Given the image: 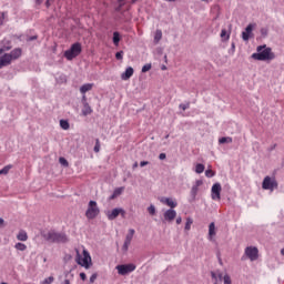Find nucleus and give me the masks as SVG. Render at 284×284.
Segmentation results:
<instances>
[{"mask_svg":"<svg viewBox=\"0 0 284 284\" xmlns=\"http://www.w3.org/2000/svg\"><path fill=\"white\" fill-rule=\"evenodd\" d=\"M150 70H152V64H144L142 67V72H150Z\"/></svg>","mask_w":284,"mask_h":284,"instance_id":"obj_42","label":"nucleus"},{"mask_svg":"<svg viewBox=\"0 0 284 284\" xmlns=\"http://www.w3.org/2000/svg\"><path fill=\"white\" fill-rule=\"evenodd\" d=\"M50 1H52V0H47V2H45L47 8H50Z\"/></svg>","mask_w":284,"mask_h":284,"instance_id":"obj_53","label":"nucleus"},{"mask_svg":"<svg viewBox=\"0 0 284 284\" xmlns=\"http://www.w3.org/2000/svg\"><path fill=\"white\" fill-rule=\"evenodd\" d=\"M281 254L282 256H284V247L281 250Z\"/></svg>","mask_w":284,"mask_h":284,"instance_id":"obj_57","label":"nucleus"},{"mask_svg":"<svg viewBox=\"0 0 284 284\" xmlns=\"http://www.w3.org/2000/svg\"><path fill=\"white\" fill-rule=\"evenodd\" d=\"M135 232L136 231H134V229L129 230V232L125 236L124 243L122 245V251L128 252V250H130V245L132 243V240L134 239Z\"/></svg>","mask_w":284,"mask_h":284,"instance_id":"obj_11","label":"nucleus"},{"mask_svg":"<svg viewBox=\"0 0 284 284\" xmlns=\"http://www.w3.org/2000/svg\"><path fill=\"white\" fill-rule=\"evenodd\" d=\"M231 48L232 50H236V45L234 43H232Z\"/></svg>","mask_w":284,"mask_h":284,"instance_id":"obj_55","label":"nucleus"},{"mask_svg":"<svg viewBox=\"0 0 284 284\" xmlns=\"http://www.w3.org/2000/svg\"><path fill=\"white\" fill-rule=\"evenodd\" d=\"M81 43L75 42L71 45V48L67 51H64V57L68 61H72V59H77L79 54H81Z\"/></svg>","mask_w":284,"mask_h":284,"instance_id":"obj_4","label":"nucleus"},{"mask_svg":"<svg viewBox=\"0 0 284 284\" xmlns=\"http://www.w3.org/2000/svg\"><path fill=\"white\" fill-rule=\"evenodd\" d=\"M201 185H203V180H196L195 184L192 186L191 196L193 200L196 199V195L199 194V187H201Z\"/></svg>","mask_w":284,"mask_h":284,"instance_id":"obj_14","label":"nucleus"},{"mask_svg":"<svg viewBox=\"0 0 284 284\" xmlns=\"http://www.w3.org/2000/svg\"><path fill=\"white\" fill-rule=\"evenodd\" d=\"M53 283H54V276H49L41 282V284H53Z\"/></svg>","mask_w":284,"mask_h":284,"instance_id":"obj_36","label":"nucleus"},{"mask_svg":"<svg viewBox=\"0 0 284 284\" xmlns=\"http://www.w3.org/2000/svg\"><path fill=\"white\" fill-rule=\"evenodd\" d=\"M274 52H272V48L263 44L256 48V53H253L251 58L255 61H273L275 59Z\"/></svg>","mask_w":284,"mask_h":284,"instance_id":"obj_1","label":"nucleus"},{"mask_svg":"<svg viewBox=\"0 0 284 284\" xmlns=\"http://www.w3.org/2000/svg\"><path fill=\"white\" fill-rule=\"evenodd\" d=\"M92 88H94L93 83H85L82 87H80V92H81V94H85V92H90V90H92Z\"/></svg>","mask_w":284,"mask_h":284,"instance_id":"obj_22","label":"nucleus"},{"mask_svg":"<svg viewBox=\"0 0 284 284\" xmlns=\"http://www.w3.org/2000/svg\"><path fill=\"white\" fill-rule=\"evenodd\" d=\"M123 192H125V186L114 189L113 193L110 196V201H114V199L121 196Z\"/></svg>","mask_w":284,"mask_h":284,"instance_id":"obj_18","label":"nucleus"},{"mask_svg":"<svg viewBox=\"0 0 284 284\" xmlns=\"http://www.w3.org/2000/svg\"><path fill=\"white\" fill-rule=\"evenodd\" d=\"M75 263L85 270H90L92 267V256H90V252L83 248L81 255L79 248H75Z\"/></svg>","mask_w":284,"mask_h":284,"instance_id":"obj_2","label":"nucleus"},{"mask_svg":"<svg viewBox=\"0 0 284 284\" xmlns=\"http://www.w3.org/2000/svg\"><path fill=\"white\" fill-rule=\"evenodd\" d=\"M214 236H216V224L211 222L209 225V241H213Z\"/></svg>","mask_w":284,"mask_h":284,"instance_id":"obj_19","label":"nucleus"},{"mask_svg":"<svg viewBox=\"0 0 284 284\" xmlns=\"http://www.w3.org/2000/svg\"><path fill=\"white\" fill-rule=\"evenodd\" d=\"M256 28V23H250L246 26L245 30L242 32L243 41H250L254 37V29Z\"/></svg>","mask_w":284,"mask_h":284,"instance_id":"obj_8","label":"nucleus"},{"mask_svg":"<svg viewBox=\"0 0 284 284\" xmlns=\"http://www.w3.org/2000/svg\"><path fill=\"white\" fill-rule=\"evenodd\" d=\"M163 39V31H161L160 29H158L155 31V34H154V43H159L161 40Z\"/></svg>","mask_w":284,"mask_h":284,"instance_id":"obj_23","label":"nucleus"},{"mask_svg":"<svg viewBox=\"0 0 284 284\" xmlns=\"http://www.w3.org/2000/svg\"><path fill=\"white\" fill-rule=\"evenodd\" d=\"M18 241H28V233L26 231H20L17 235Z\"/></svg>","mask_w":284,"mask_h":284,"instance_id":"obj_26","label":"nucleus"},{"mask_svg":"<svg viewBox=\"0 0 284 284\" xmlns=\"http://www.w3.org/2000/svg\"><path fill=\"white\" fill-rule=\"evenodd\" d=\"M179 108L185 112V110H190V102H186L185 104L182 103L179 105Z\"/></svg>","mask_w":284,"mask_h":284,"instance_id":"obj_38","label":"nucleus"},{"mask_svg":"<svg viewBox=\"0 0 284 284\" xmlns=\"http://www.w3.org/2000/svg\"><path fill=\"white\" fill-rule=\"evenodd\" d=\"M36 39H37V36H32V37L27 38V41H36Z\"/></svg>","mask_w":284,"mask_h":284,"instance_id":"obj_48","label":"nucleus"},{"mask_svg":"<svg viewBox=\"0 0 284 284\" xmlns=\"http://www.w3.org/2000/svg\"><path fill=\"white\" fill-rule=\"evenodd\" d=\"M14 247L19 252H26L28 250V246L21 242L16 243Z\"/></svg>","mask_w":284,"mask_h":284,"instance_id":"obj_27","label":"nucleus"},{"mask_svg":"<svg viewBox=\"0 0 284 284\" xmlns=\"http://www.w3.org/2000/svg\"><path fill=\"white\" fill-rule=\"evenodd\" d=\"M94 152H100L101 151V142L99 139L95 140V145H94Z\"/></svg>","mask_w":284,"mask_h":284,"instance_id":"obj_37","label":"nucleus"},{"mask_svg":"<svg viewBox=\"0 0 284 284\" xmlns=\"http://www.w3.org/2000/svg\"><path fill=\"white\" fill-rule=\"evenodd\" d=\"M244 254L250 261H256L258 258V248L256 246H248L245 248Z\"/></svg>","mask_w":284,"mask_h":284,"instance_id":"obj_12","label":"nucleus"},{"mask_svg":"<svg viewBox=\"0 0 284 284\" xmlns=\"http://www.w3.org/2000/svg\"><path fill=\"white\" fill-rule=\"evenodd\" d=\"M202 1H207V0H202Z\"/></svg>","mask_w":284,"mask_h":284,"instance_id":"obj_63","label":"nucleus"},{"mask_svg":"<svg viewBox=\"0 0 284 284\" xmlns=\"http://www.w3.org/2000/svg\"><path fill=\"white\" fill-rule=\"evenodd\" d=\"M12 170V165H6L3 169L0 170V175H6Z\"/></svg>","mask_w":284,"mask_h":284,"instance_id":"obj_32","label":"nucleus"},{"mask_svg":"<svg viewBox=\"0 0 284 284\" xmlns=\"http://www.w3.org/2000/svg\"><path fill=\"white\" fill-rule=\"evenodd\" d=\"M62 284H70V280H64Z\"/></svg>","mask_w":284,"mask_h":284,"instance_id":"obj_54","label":"nucleus"},{"mask_svg":"<svg viewBox=\"0 0 284 284\" xmlns=\"http://www.w3.org/2000/svg\"><path fill=\"white\" fill-rule=\"evenodd\" d=\"M217 278H220V281L223 278L224 284H232V277H230L229 274H225L224 276L223 274H219Z\"/></svg>","mask_w":284,"mask_h":284,"instance_id":"obj_24","label":"nucleus"},{"mask_svg":"<svg viewBox=\"0 0 284 284\" xmlns=\"http://www.w3.org/2000/svg\"><path fill=\"white\" fill-rule=\"evenodd\" d=\"M57 83H65L68 81V78L65 77V74H60L57 79H55Z\"/></svg>","mask_w":284,"mask_h":284,"instance_id":"obj_33","label":"nucleus"},{"mask_svg":"<svg viewBox=\"0 0 284 284\" xmlns=\"http://www.w3.org/2000/svg\"><path fill=\"white\" fill-rule=\"evenodd\" d=\"M162 70H165V67H163Z\"/></svg>","mask_w":284,"mask_h":284,"instance_id":"obj_61","label":"nucleus"},{"mask_svg":"<svg viewBox=\"0 0 284 284\" xmlns=\"http://www.w3.org/2000/svg\"><path fill=\"white\" fill-rule=\"evenodd\" d=\"M192 223H194V220H192V217H187L184 226V230H186V232H190V230H192Z\"/></svg>","mask_w":284,"mask_h":284,"instance_id":"obj_29","label":"nucleus"},{"mask_svg":"<svg viewBox=\"0 0 284 284\" xmlns=\"http://www.w3.org/2000/svg\"><path fill=\"white\" fill-rule=\"evenodd\" d=\"M120 42H121V33H119L118 31L113 32V44L119 45Z\"/></svg>","mask_w":284,"mask_h":284,"instance_id":"obj_25","label":"nucleus"},{"mask_svg":"<svg viewBox=\"0 0 284 284\" xmlns=\"http://www.w3.org/2000/svg\"><path fill=\"white\" fill-rule=\"evenodd\" d=\"M21 49L17 48V49H13L10 53H9V57H11V61H14L17 59H19V57H21Z\"/></svg>","mask_w":284,"mask_h":284,"instance_id":"obj_21","label":"nucleus"},{"mask_svg":"<svg viewBox=\"0 0 284 284\" xmlns=\"http://www.w3.org/2000/svg\"><path fill=\"white\" fill-rule=\"evenodd\" d=\"M59 161L61 165H68V160H65V158H60Z\"/></svg>","mask_w":284,"mask_h":284,"instance_id":"obj_43","label":"nucleus"},{"mask_svg":"<svg viewBox=\"0 0 284 284\" xmlns=\"http://www.w3.org/2000/svg\"><path fill=\"white\" fill-rule=\"evenodd\" d=\"M6 50H10V48H6V49L0 48V54H3V52H6Z\"/></svg>","mask_w":284,"mask_h":284,"instance_id":"obj_51","label":"nucleus"},{"mask_svg":"<svg viewBox=\"0 0 284 284\" xmlns=\"http://www.w3.org/2000/svg\"><path fill=\"white\" fill-rule=\"evenodd\" d=\"M100 212L101 211L99 210L97 201L91 200L85 212L87 219H89V221H92L93 219H97L99 216Z\"/></svg>","mask_w":284,"mask_h":284,"instance_id":"obj_5","label":"nucleus"},{"mask_svg":"<svg viewBox=\"0 0 284 284\" xmlns=\"http://www.w3.org/2000/svg\"><path fill=\"white\" fill-rule=\"evenodd\" d=\"M182 222H183V219H181V217H178V219H176V224H178V225H181Z\"/></svg>","mask_w":284,"mask_h":284,"instance_id":"obj_50","label":"nucleus"},{"mask_svg":"<svg viewBox=\"0 0 284 284\" xmlns=\"http://www.w3.org/2000/svg\"><path fill=\"white\" fill-rule=\"evenodd\" d=\"M148 212L151 216H154V214H156V207L154 206V204H151L149 207H148Z\"/></svg>","mask_w":284,"mask_h":284,"instance_id":"obj_35","label":"nucleus"},{"mask_svg":"<svg viewBox=\"0 0 284 284\" xmlns=\"http://www.w3.org/2000/svg\"><path fill=\"white\" fill-rule=\"evenodd\" d=\"M12 63V57L9 53H4L0 57V68H6V65H10Z\"/></svg>","mask_w":284,"mask_h":284,"instance_id":"obj_13","label":"nucleus"},{"mask_svg":"<svg viewBox=\"0 0 284 284\" xmlns=\"http://www.w3.org/2000/svg\"><path fill=\"white\" fill-rule=\"evenodd\" d=\"M115 270H118V274H120V276H125L128 274H132V272H134V270H136V265L134 264H120L115 266Z\"/></svg>","mask_w":284,"mask_h":284,"instance_id":"obj_6","label":"nucleus"},{"mask_svg":"<svg viewBox=\"0 0 284 284\" xmlns=\"http://www.w3.org/2000/svg\"><path fill=\"white\" fill-rule=\"evenodd\" d=\"M134 74V69L132 67H128L125 71L121 74L122 81H129V79H132Z\"/></svg>","mask_w":284,"mask_h":284,"instance_id":"obj_15","label":"nucleus"},{"mask_svg":"<svg viewBox=\"0 0 284 284\" xmlns=\"http://www.w3.org/2000/svg\"><path fill=\"white\" fill-rule=\"evenodd\" d=\"M123 0H119V3H121Z\"/></svg>","mask_w":284,"mask_h":284,"instance_id":"obj_60","label":"nucleus"},{"mask_svg":"<svg viewBox=\"0 0 284 284\" xmlns=\"http://www.w3.org/2000/svg\"><path fill=\"white\" fill-rule=\"evenodd\" d=\"M274 148H276V144H274L273 146H271V150H274Z\"/></svg>","mask_w":284,"mask_h":284,"instance_id":"obj_58","label":"nucleus"},{"mask_svg":"<svg viewBox=\"0 0 284 284\" xmlns=\"http://www.w3.org/2000/svg\"><path fill=\"white\" fill-rule=\"evenodd\" d=\"M0 26H1V20H0Z\"/></svg>","mask_w":284,"mask_h":284,"instance_id":"obj_64","label":"nucleus"},{"mask_svg":"<svg viewBox=\"0 0 284 284\" xmlns=\"http://www.w3.org/2000/svg\"><path fill=\"white\" fill-rule=\"evenodd\" d=\"M214 175H215L214 171H212V170H210V169H207V170L205 171V176H206L207 179H212Z\"/></svg>","mask_w":284,"mask_h":284,"instance_id":"obj_39","label":"nucleus"},{"mask_svg":"<svg viewBox=\"0 0 284 284\" xmlns=\"http://www.w3.org/2000/svg\"><path fill=\"white\" fill-rule=\"evenodd\" d=\"M115 59H116L118 61H123V51L116 52V53H115Z\"/></svg>","mask_w":284,"mask_h":284,"instance_id":"obj_41","label":"nucleus"},{"mask_svg":"<svg viewBox=\"0 0 284 284\" xmlns=\"http://www.w3.org/2000/svg\"><path fill=\"white\" fill-rule=\"evenodd\" d=\"M145 165H150L149 161H141L140 162V168H145Z\"/></svg>","mask_w":284,"mask_h":284,"instance_id":"obj_44","label":"nucleus"},{"mask_svg":"<svg viewBox=\"0 0 284 284\" xmlns=\"http://www.w3.org/2000/svg\"><path fill=\"white\" fill-rule=\"evenodd\" d=\"M119 214H121V216L124 219L125 210L121 207H115L112 211L106 212V217L109 219V221H114L119 216Z\"/></svg>","mask_w":284,"mask_h":284,"instance_id":"obj_10","label":"nucleus"},{"mask_svg":"<svg viewBox=\"0 0 284 284\" xmlns=\"http://www.w3.org/2000/svg\"><path fill=\"white\" fill-rule=\"evenodd\" d=\"M80 278H81V281H85V278H88V276L85 275V273H80Z\"/></svg>","mask_w":284,"mask_h":284,"instance_id":"obj_47","label":"nucleus"},{"mask_svg":"<svg viewBox=\"0 0 284 284\" xmlns=\"http://www.w3.org/2000/svg\"><path fill=\"white\" fill-rule=\"evenodd\" d=\"M90 114H92V106L88 102H83L82 115L88 116Z\"/></svg>","mask_w":284,"mask_h":284,"instance_id":"obj_20","label":"nucleus"},{"mask_svg":"<svg viewBox=\"0 0 284 284\" xmlns=\"http://www.w3.org/2000/svg\"><path fill=\"white\" fill-rule=\"evenodd\" d=\"M43 239L49 241V243H68V236L62 233H57L54 231H49L48 233L43 234Z\"/></svg>","mask_w":284,"mask_h":284,"instance_id":"obj_3","label":"nucleus"},{"mask_svg":"<svg viewBox=\"0 0 284 284\" xmlns=\"http://www.w3.org/2000/svg\"><path fill=\"white\" fill-rule=\"evenodd\" d=\"M4 221L2 217H0V225H3Z\"/></svg>","mask_w":284,"mask_h":284,"instance_id":"obj_56","label":"nucleus"},{"mask_svg":"<svg viewBox=\"0 0 284 284\" xmlns=\"http://www.w3.org/2000/svg\"><path fill=\"white\" fill-rule=\"evenodd\" d=\"M60 128L62 130H70V122L68 120H60Z\"/></svg>","mask_w":284,"mask_h":284,"instance_id":"obj_31","label":"nucleus"},{"mask_svg":"<svg viewBox=\"0 0 284 284\" xmlns=\"http://www.w3.org/2000/svg\"><path fill=\"white\" fill-rule=\"evenodd\" d=\"M263 190H270L271 192H274L276 187H278V182H276V179L271 176H265L262 182Z\"/></svg>","mask_w":284,"mask_h":284,"instance_id":"obj_7","label":"nucleus"},{"mask_svg":"<svg viewBox=\"0 0 284 284\" xmlns=\"http://www.w3.org/2000/svg\"><path fill=\"white\" fill-rule=\"evenodd\" d=\"M219 143L220 144H224V143H232V138L231 136H224V138H221L220 140H219Z\"/></svg>","mask_w":284,"mask_h":284,"instance_id":"obj_34","label":"nucleus"},{"mask_svg":"<svg viewBox=\"0 0 284 284\" xmlns=\"http://www.w3.org/2000/svg\"><path fill=\"white\" fill-rule=\"evenodd\" d=\"M174 219H176V212L174 209H169L164 212V221L172 222Z\"/></svg>","mask_w":284,"mask_h":284,"instance_id":"obj_16","label":"nucleus"},{"mask_svg":"<svg viewBox=\"0 0 284 284\" xmlns=\"http://www.w3.org/2000/svg\"><path fill=\"white\" fill-rule=\"evenodd\" d=\"M139 168V162L133 163V170H136Z\"/></svg>","mask_w":284,"mask_h":284,"instance_id":"obj_52","label":"nucleus"},{"mask_svg":"<svg viewBox=\"0 0 284 284\" xmlns=\"http://www.w3.org/2000/svg\"><path fill=\"white\" fill-rule=\"evenodd\" d=\"M161 203H164V205H168L169 207H171V210H174V207L179 205V203H176V201L171 197H162Z\"/></svg>","mask_w":284,"mask_h":284,"instance_id":"obj_17","label":"nucleus"},{"mask_svg":"<svg viewBox=\"0 0 284 284\" xmlns=\"http://www.w3.org/2000/svg\"><path fill=\"white\" fill-rule=\"evenodd\" d=\"M223 187L221 186V183L216 182L212 185L211 189V199L213 201H221V191Z\"/></svg>","mask_w":284,"mask_h":284,"instance_id":"obj_9","label":"nucleus"},{"mask_svg":"<svg viewBox=\"0 0 284 284\" xmlns=\"http://www.w3.org/2000/svg\"><path fill=\"white\" fill-rule=\"evenodd\" d=\"M260 32H261V36H262L263 38H265V37H267L270 30H268L267 28H262V29L260 30Z\"/></svg>","mask_w":284,"mask_h":284,"instance_id":"obj_40","label":"nucleus"},{"mask_svg":"<svg viewBox=\"0 0 284 284\" xmlns=\"http://www.w3.org/2000/svg\"><path fill=\"white\" fill-rule=\"evenodd\" d=\"M220 37H221L222 41H230V34L227 33V30H225V29H222Z\"/></svg>","mask_w":284,"mask_h":284,"instance_id":"obj_30","label":"nucleus"},{"mask_svg":"<svg viewBox=\"0 0 284 284\" xmlns=\"http://www.w3.org/2000/svg\"><path fill=\"white\" fill-rule=\"evenodd\" d=\"M195 172L196 174H203V172H205V165H203L202 163L196 164Z\"/></svg>","mask_w":284,"mask_h":284,"instance_id":"obj_28","label":"nucleus"},{"mask_svg":"<svg viewBox=\"0 0 284 284\" xmlns=\"http://www.w3.org/2000/svg\"><path fill=\"white\" fill-rule=\"evenodd\" d=\"M169 1H176V0H169Z\"/></svg>","mask_w":284,"mask_h":284,"instance_id":"obj_62","label":"nucleus"},{"mask_svg":"<svg viewBox=\"0 0 284 284\" xmlns=\"http://www.w3.org/2000/svg\"><path fill=\"white\" fill-rule=\"evenodd\" d=\"M82 103H88V98L85 97V94H83L82 97Z\"/></svg>","mask_w":284,"mask_h":284,"instance_id":"obj_49","label":"nucleus"},{"mask_svg":"<svg viewBox=\"0 0 284 284\" xmlns=\"http://www.w3.org/2000/svg\"><path fill=\"white\" fill-rule=\"evenodd\" d=\"M165 139H170V135H165Z\"/></svg>","mask_w":284,"mask_h":284,"instance_id":"obj_59","label":"nucleus"},{"mask_svg":"<svg viewBox=\"0 0 284 284\" xmlns=\"http://www.w3.org/2000/svg\"><path fill=\"white\" fill-rule=\"evenodd\" d=\"M97 273H93L90 277V283H94V281H97Z\"/></svg>","mask_w":284,"mask_h":284,"instance_id":"obj_45","label":"nucleus"},{"mask_svg":"<svg viewBox=\"0 0 284 284\" xmlns=\"http://www.w3.org/2000/svg\"><path fill=\"white\" fill-rule=\"evenodd\" d=\"M159 159H160V161H164V159H166L165 153H161V154L159 155Z\"/></svg>","mask_w":284,"mask_h":284,"instance_id":"obj_46","label":"nucleus"}]
</instances>
